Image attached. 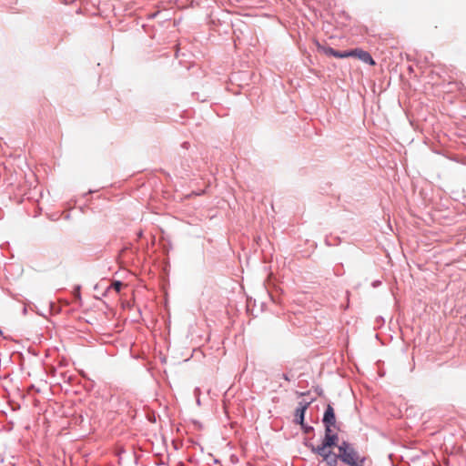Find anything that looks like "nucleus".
<instances>
[{
	"instance_id": "f257e3e1",
	"label": "nucleus",
	"mask_w": 466,
	"mask_h": 466,
	"mask_svg": "<svg viewBox=\"0 0 466 466\" xmlns=\"http://www.w3.org/2000/svg\"><path fill=\"white\" fill-rule=\"evenodd\" d=\"M339 457L344 463L350 466H363L365 458L360 457L356 451L346 441L339 446Z\"/></svg>"
},
{
	"instance_id": "f03ea898",
	"label": "nucleus",
	"mask_w": 466,
	"mask_h": 466,
	"mask_svg": "<svg viewBox=\"0 0 466 466\" xmlns=\"http://www.w3.org/2000/svg\"><path fill=\"white\" fill-rule=\"evenodd\" d=\"M347 57L353 56L356 57L362 62L369 64L370 66H374L376 63L374 59L371 57L369 52L364 51L360 48H356L350 51H346Z\"/></svg>"
},
{
	"instance_id": "7ed1b4c3",
	"label": "nucleus",
	"mask_w": 466,
	"mask_h": 466,
	"mask_svg": "<svg viewBox=\"0 0 466 466\" xmlns=\"http://www.w3.org/2000/svg\"><path fill=\"white\" fill-rule=\"evenodd\" d=\"M309 404L310 402H299V407L296 410L295 421L299 423L301 427H304V416Z\"/></svg>"
},
{
	"instance_id": "20e7f679",
	"label": "nucleus",
	"mask_w": 466,
	"mask_h": 466,
	"mask_svg": "<svg viewBox=\"0 0 466 466\" xmlns=\"http://www.w3.org/2000/svg\"><path fill=\"white\" fill-rule=\"evenodd\" d=\"M323 422L325 426L329 425H334L336 424V417L333 407L329 404L326 408L324 417H323Z\"/></svg>"
},
{
	"instance_id": "39448f33",
	"label": "nucleus",
	"mask_w": 466,
	"mask_h": 466,
	"mask_svg": "<svg viewBox=\"0 0 466 466\" xmlns=\"http://www.w3.org/2000/svg\"><path fill=\"white\" fill-rule=\"evenodd\" d=\"M319 50L320 52H322L323 54L327 55V56H335L337 58H346L347 57L346 51L345 52H339V51H337V50H335V49H333L332 47H329V46H319Z\"/></svg>"
},
{
	"instance_id": "423d86ee",
	"label": "nucleus",
	"mask_w": 466,
	"mask_h": 466,
	"mask_svg": "<svg viewBox=\"0 0 466 466\" xmlns=\"http://www.w3.org/2000/svg\"><path fill=\"white\" fill-rule=\"evenodd\" d=\"M338 458L339 455H336L332 451H329L327 455L323 458V461L329 465V466H337L338 464Z\"/></svg>"
},
{
	"instance_id": "0eeeda50",
	"label": "nucleus",
	"mask_w": 466,
	"mask_h": 466,
	"mask_svg": "<svg viewBox=\"0 0 466 466\" xmlns=\"http://www.w3.org/2000/svg\"><path fill=\"white\" fill-rule=\"evenodd\" d=\"M330 447L329 446H325L324 443H321V445L318 446V447H314L312 446L311 447V451L317 454H319V456L322 457V459L325 457V455H327L329 453V451H330L329 449Z\"/></svg>"
},
{
	"instance_id": "6e6552de",
	"label": "nucleus",
	"mask_w": 466,
	"mask_h": 466,
	"mask_svg": "<svg viewBox=\"0 0 466 466\" xmlns=\"http://www.w3.org/2000/svg\"><path fill=\"white\" fill-rule=\"evenodd\" d=\"M337 441H338V436L337 435L325 436L322 443H324L325 446H329V447L331 448V447L336 445Z\"/></svg>"
},
{
	"instance_id": "1a4fd4ad",
	"label": "nucleus",
	"mask_w": 466,
	"mask_h": 466,
	"mask_svg": "<svg viewBox=\"0 0 466 466\" xmlns=\"http://www.w3.org/2000/svg\"><path fill=\"white\" fill-rule=\"evenodd\" d=\"M123 286H124V285H123V283H122L121 281H117V280H116V281H114V282L112 283V286H111V287H112V288H113L116 292H119V291L121 290V289H122V287H123Z\"/></svg>"
},
{
	"instance_id": "9d476101",
	"label": "nucleus",
	"mask_w": 466,
	"mask_h": 466,
	"mask_svg": "<svg viewBox=\"0 0 466 466\" xmlns=\"http://www.w3.org/2000/svg\"><path fill=\"white\" fill-rule=\"evenodd\" d=\"M331 427H334V425L325 426V436L336 435L335 433H333Z\"/></svg>"
},
{
	"instance_id": "9b49d317",
	"label": "nucleus",
	"mask_w": 466,
	"mask_h": 466,
	"mask_svg": "<svg viewBox=\"0 0 466 466\" xmlns=\"http://www.w3.org/2000/svg\"><path fill=\"white\" fill-rule=\"evenodd\" d=\"M301 428L304 430V431H305L306 433H308V432H309V431H311L313 430V428H312V427H310V426H307V425H305V424H304V427H301Z\"/></svg>"
},
{
	"instance_id": "f8f14e48",
	"label": "nucleus",
	"mask_w": 466,
	"mask_h": 466,
	"mask_svg": "<svg viewBox=\"0 0 466 466\" xmlns=\"http://www.w3.org/2000/svg\"><path fill=\"white\" fill-rule=\"evenodd\" d=\"M282 377H283V379H284L285 380H287V381H289V378L288 377V375L283 374V375H282Z\"/></svg>"
}]
</instances>
